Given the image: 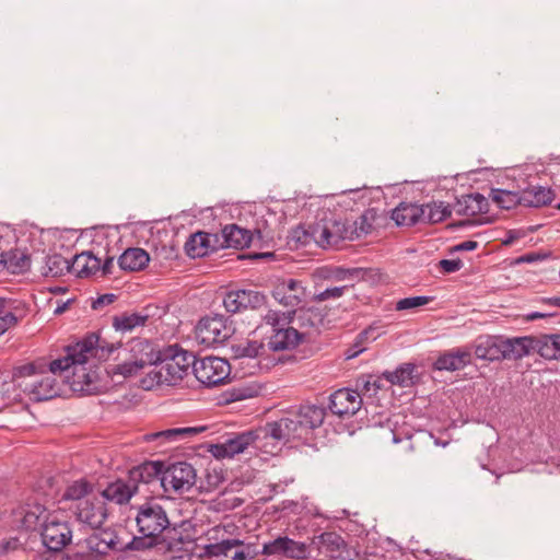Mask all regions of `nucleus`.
<instances>
[{"mask_svg":"<svg viewBox=\"0 0 560 560\" xmlns=\"http://www.w3.org/2000/svg\"><path fill=\"white\" fill-rule=\"evenodd\" d=\"M326 417L324 407L302 405L285 417L265 424L269 439L277 442L306 441L319 428Z\"/></svg>","mask_w":560,"mask_h":560,"instance_id":"f257e3e1","label":"nucleus"},{"mask_svg":"<svg viewBox=\"0 0 560 560\" xmlns=\"http://www.w3.org/2000/svg\"><path fill=\"white\" fill-rule=\"evenodd\" d=\"M139 536L130 539V550H145L160 545L162 535L171 526L165 509L154 500L133 506Z\"/></svg>","mask_w":560,"mask_h":560,"instance_id":"f03ea898","label":"nucleus"},{"mask_svg":"<svg viewBox=\"0 0 560 560\" xmlns=\"http://www.w3.org/2000/svg\"><path fill=\"white\" fill-rule=\"evenodd\" d=\"M96 363L89 362L82 355L77 357L68 346L63 358L50 362L52 374L63 375L73 392L92 394L97 389L98 374Z\"/></svg>","mask_w":560,"mask_h":560,"instance_id":"7ed1b4c3","label":"nucleus"},{"mask_svg":"<svg viewBox=\"0 0 560 560\" xmlns=\"http://www.w3.org/2000/svg\"><path fill=\"white\" fill-rule=\"evenodd\" d=\"M292 312L269 310L264 322L270 327L267 335V348L272 352L291 351L303 340V335L290 326Z\"/></svg>","mask_w":560,"mask_h":560,"instance_id":"20e7f679","label":"nucleus"},{"mask_svg":"<svg viewBox=\"0 0 560 560\" xmlns=\"http://www.w3.org/2000/svg\"><path fill=\"white\" fill-rule=\"evenodd\" d=\"M33 364L21 366L15 374L16 386L33 401L51 399L59 394L56 375L49 370L45 374H35Z\"/></svg>","mask_w":560,"mask_h":560,"instance_id":"39448f33","label":"nucleus"},{"mask_svg":"<svg viewBox=\"0 0 560 560\" xmlns=\"http://www.w3.org/2000/svg\"><path fill=\"white\" fill-rule=\"evenodd\" d=\"M269 440L266 427H259L255 430H248L237 433L226 439L223 443L211 446V453L215 458H232L243 453L248 446L262 448Z\"/></svg>","mask_w":560,"mask_h":560,"instance_id":"423d86ee","label":"nucleus"},{"mask_svg":"<svg viewBox=\"0 0 560 560\" xmlns=\"http://www.w3.org/2000/svg\"><path fill=\"white\" fill-rule=\"evenodd\" d=\"M61 511H51L42 524V541L51 551H61L72 539V530Z\"/></svg>","mask_w":560,"mask_h":560,"instance_id":"0eeeda50","label":"nucleus"},{"mask_svg":"<svg viewBox=\"0 0 560 560\" xmlns=\"http://www.w3.org/2000/svg\"><path fill=\"white\" fill-rule=\"evenodd\" d=\"M153 369L141 381L143 388L151 389L160 385L176 386L184 380L185 370H182L178 363H173L172 360L164 358L162 350L153 351Z\"/></svg>","mask_w":560,"mask_h":560,"instance_id":"6e6552de","label":"nucleus"},{"mask_svg":"<svg viewBox=\"0 0 560 560\" xmlns=\"http://www.w3.org/2000/svg\"><path fill=\"white\" fill-rule=\"evenodd\" d=\"M233 332L234 329L229 319L218 314L201 318L195 329L196 340L206 348L222 345Z\"/></svg>","mask_w":560,"mask_h":560,"instance_id":"1a4fd4ad","label":"nucleus"},{"mask_svg":"<svg viewBox=\"0 0 560 560\" xmlns=\"http://www.w3.org/2000/svg\"><path fill=\"white\" fill-rule=\"evenodd\" d=\"M196 482V470L186 462H177L163 469L161 486L168 492L183 493L189 491Z\"/></svg>","mask_w":560,"mask_h":560,"instance_id":"9d476101","label":"nucleus"},{"mask_svg":"<svg viewBox=\"0 0 560 560\" xmlns=\"http://www.w3.org/2000/svg\"><path fill=\"white\" fill-rule=\"evenodd\" d=\"M318 556L327 560H359L360 555L349 547L342 537L334 532L323 533L317 537Z\"/></svg>","mask_w":560,"mask_h":560,"instance_id":"9b49d317","label":"nucleus"},{"mask_svg":"<svg viewBox=\"0 0 560 560\" xmlns=\"http://www.w3.org/2000/svg\"><path fill=\"white\" fill-rule=\"evenodd\" d=\"M230 364L218 357H207L194 364V374L203 385L211 387L223 383L230 375Z\"/></svg>","mask_w":560,"mask_h":560,"instance_id":"f8f14e48","label":"nucleus"},{"mask_svg":"<svg viewBox=\"0 0 560 560\" xmlns=\"http://www.w3.org/2000/svg\"><path fill=\"white\" fill-rule=\"evenodd\" d=\"M86 538V544L90 550L98 553L106 555L109 551L130 550V540L126 541L114 528H94Z\"/></svg>","mask_w":560,"mask_h":560,"instance_id":"ddd939ff","label":"nucleus"},{"mask_svg":"<svg viewBox=\"0 0 560 560\" xmlns=\"http://www.w3.org/2000/svg\"><path fill=\"white\" fill-rule=\"evenodd\" d=\"M265 303V294L252 289L232 290L226 292L223 298L224 308L232 314L246 310H257L264 306Z\"/></svg>","mask_w":560,"mask_h":560,"instance_id":"4468645a","label":"nucleus"},{"mask_svg":"<svg viewBox=\"0 0 560 560\" xmlns=\"http://www.w3.org/2000/svg\"><path fill=\"white\" fill-rule=\"evenodd\" d=\"M77 357L82 355L89 362H101L109 359L117 349L114 343L100 339L96 335H90L83 340L70 346Z\"/></svg>","mask_w":560,"mask_h":560,"instance_id":"2eb2a0df","label":"nucleus"},{"mask_svg":"<svg viewBox=\"0 0 560 560\" xmlns=\"http://www.w3.org/2000/svg\"><path fill=\"white\" fill-rule=\"evenodd\" d=\"M50 513L47 508L35 499H28L12 512L13 523L26 530L42 526L45 516Z\"/></svg>","mask_w":560,"mask_h":560,"instance_id":"dca6fc26","label":"nucleus"},{"mask_svg":"<svg viewBox=\"0 0 560 560\" xmlns=\"http://www.w3.org/2000/svg\"><path fill=\"white\" fill-rule=\"evenodd\" d=\"M362 405V398L357 390L340 388L329 397V410L331 413L345 418L355 415Z\"/></svg>","mask_w":560,"mask_h":560,"instance_id":"f3484780","label":"nucleus"},{"mask_svg":"<svg viewBox=\"0 0 560 560\" xmlns=\"http://www.w3.org/2000/svg\"><path fill=\"white\" fill-rule=\"evenodd\" d=\"M262 553L267 556H283L292 559H304L311 551L305 542L295 541L287 536L278 537L262 547Z\"/></svg>","mask_w":560,"mask_h":560,"instance_id":"a211bd4d","label":"nucleus"},{"mask_svg":"<svg viewBox=\"0 0 560 560\" xmlns=\"http://www.w3.org/2000/svg\"><path fill=\"white\" fill-rule=\"evenodd\" d=\"M74 514L80 523L98 528L107 518V509L103 500L88 499L77 503Z\"/></svg>","mask_w":560,"mask_h":560,"instance_id":"6ab92c4d","label":"nucleus"},{"mask_svg":"<svg viewBox=\"0 0 560 560\" xmlns=\"http://www.w3.org/2000/svg\"><path fill=\"white\" fill-rule=\"evenodd\" d=\"M137 349L142 352L141 357L115 365L112 370L113 374H120L124 377H130L137 375L143 368L152 365L154 357L151 343L143 340H137L133 342L131 351L135 352Z\"/></svg>","mask_w":560,"mask_h":560,"instance_id":"aec40b11","label":"nucleus"},{"mask_svg":"<svg viewBox=\"0 0 560 560\" xmlns=\"http://www.w3.org/2000/svg\"><path fill=\"white\" fill-rule=\"evenodd\" d=\"M272 296L280 304L292 308L291 312L293 314L294 308L305 299V288L299 280L285 279L275 285Z\"/></svg>","mask_w":560,"mask_h":560,"instance_id":"412c9836","label":"nucleus"},{"mask_svg":"<svg viewBox=\"0 0 560 560\" xmlns=\"http://www.w3.org/2000/svg\"><path fill=\"white\" fill-rule=\"evenodd\" d=\"M218 247V235L201 231L190 235L185 243V252L191 258L205 257Z\"/></svg>","mask_w":560,"mask_h":560,"instance_id":"4be33fe9","label":"nucleus"},{"mask_svg":"<svg viewBox=\"0 0 560 560\" xmlns=\"http://www.w3.org/2000/svg\"><path fill=\"white\" fill-rule=\"evenodd\" d=\"M474 353L477 359L486 361L503 360V337L480 336L474 343Z\"/></svg>","mask_w":560,"mask_h":560,"instance_id":"5701e85b","label":"nucleus"},{"mask_svg":"<svg viewBox=\"0 0 560 560\" xmlns=\"http://www.w3.org/2000/svg\"><path fill=\"white\" fill-rule=\"evenodd\" d=\"M471 352L465 348H456L442 353L433 363L438 371H458L470 364Z\"/></svg>","mask_w":560,"mask_h":560,"instance_id":"b1692460","label":"nucleus"},{"mask_svg":"<svg viewBox=\"0 0 560 560\" xmlns=\"http://www.w3.org/2000/svg\"><path fill=\"white\" fill-rule=\"evenodd\" d=\"M537 348V339L528 336L504 338L503 337V360H518L528 355Z\"/></svg>","mask_w":560,"mask_h":560,"instance_id":"393cba45","label":"nucleus"},{"mask_svg":"<svg viewBox=\"0 0 560 560\" xmlns=\"http://www.w3.org/2000/svg\"><path fill=\"white\" fill-rule=\"evenodd\" d=\"M138 492L137 485L129 478L127 480L117 479L110 482L103 491L102 497L116 504H125Z\"/></svg>","mask_w":560,"mask_h":560,"instance_id":"a878e982","label":"nucleus"},{"mask_svg":"<svg viewBox=\"0 0 560 560\" xmlns=\"http://www.w3.org/2000/svg\"><path fill=\"white\" fill-rule=\"evenodd\" d=\"M378 435L385 441H389L394 444L405 442L408 451L413 450V445L411 443L412 434L409 429L398 428L397 417L386 419V421L380 427Z\"/></svg>","mask_w":560,"mask_h":560,"instance_id":"bb28decb","label":"nucleus"},{"mask_svg":"<svg viewBox=\"0 0 560 560\" xmlns=\"http://www.w3.org/2000/svg\"><path fill=\"white\" fill-rule=\"evenodd\" d=\"M392 219L398 226H412L422 223L423 210L421 205L400 202L393 211Z\"/></svg>","mask_w":560,"mask_h":560,"instance_id":"cd10ccee","label":"nucleus"},{"mask_svg":"<svg viewBox=\"0 0 560 560\" xmlns=\"http://www.w3.org/2000/svg\"><path fill=\"white\" fill-rule=\"evenodd\" d=\"M488 207V199L479 192H474L462 196L455 205V211L460 215L472 217L479 213H486Z\"/></svg>","mask_w":560,"mask_h":560,"instance_id":"c85d7f7f","label":"nucleus"},{"mask_svg":"<svg viewBox=\"0 0 560 560\" xmlns=\"http://www.w3.org/2000/svg\"><path fill=\"white\" fill-rule=\"evenodd\" d=\"M164 466L160 462H145L129 470V479L139 486V483H151L154 480L161 481Z\"/></svg>","mask_w":560,"mask_h":560,"instance_id":"c756f323","label":"nucleus"},{"mask_svg":"<svg viewBox=\"0 0 560 560\" xmlns=\"http://www.w3.org/2000/svg\"><path fill=\"white\" fill-rule=\"evenodd\" d=\"M150 261L147 250L140 247L127 248L118 258V265L126 271H139L144 269Z\"/></svg>","mask_w":560,"mask_h":560,"instance_id":"7c9ffc66","label":"nucleus"},{"mask_svg":"<svg viewBox=\"0 0 560 560\" xmlns=\"http://www.w3.org/2000/svg\"><path fill=\"white\" fill-rule=\"evenodd\" d=\"M223 243L221 246L232 248L248 247L253 240V233L249 230L242 229L236 224L225 225L222 230Z\"/></svg>","mask_w":560,"mask_h":560,"instance_id":"2f4dec72","label":"nucleus"},{"mask_svg":"<svg viewBox=\"0 0 560 560\" xmlns=\"http://www.w3.org/2000/svg\"><path fill=\"white\" fill-rule=\"evenodd\" d=\"M101 270V259L90 252L75 255L71 262V271L79 277H89Z\"/></svg>","mask_w":560,"mask_h":560,"instance_id":"473e14b6","label":"nucleus"},{"mask_svg":"<svg viewBox=\"0 0 560 560\" xmlns=\"http://www.w3.org/2000/svg\"><path fill=\"white\" fill-rule=\"evenodd\" d=\"M2 253H3L2 260L4 261V270H7L11 273H23L30 269L31 259H30V256L27 254H25L24 252H22L18 248L7 249L2 246Z\"/></svg>","mask_w":560,"mask_h":560,"instance_id":"72a5a7b5","label":"nucleus"},{"mask_svg":"<svg viewBox=\"0 0 560 560\" xmlns=\"http://www.w3.org/2000/svg\"><path fill=\"white\" fill-rule=\"evenodd\" d=\"M162 354L164 358L172 360L173 363H178L179 368L185 370L186 376L188 375L190 369L194 370V364L198 362L191 352L182 349L177 345L163 348Z\"/></svg>","mask_w":560,"mask_h":560,"instance_id":"f704fd0d","label":"nucleus"},{"mask_svg":"<svg viewBox=\"0 0 560 560\" xmlns=\"http://www.w3.org/2000/svg\"><path fill=\"white\" fill-rule=\"evenodd\" d=\"M243 546V541L236 538L222 539L220 542L209 546L210 552L214 556H225L233 560H245L246 555L238 548Z\"/></svg>","mask_w":560,"mask_h":560,"instance_id":"c9c22d12","label":"nucleus"},{"mask_svg":"<svg viewBox=\"0 0 560 560\" xmlns=\"http://www.w3.org/2000/svg\"><path fill=\"white\" fill-rule=\"evenodd\" d=\"M149 319L148 314L122 313L113 318V327L120 332H130L138 327H142Z\"/></svg>","mask_w":560,"mask_h":560,"instance_id":"e433bc0d","label":"nucleus"},{"mask_svg":"<svg viewBox=\"0 0 560 560\" xmlns=\"http://www.w3.org/2000/svg\"><path fill=\"white\" fill-rule=\"evenodd\" d=\"M553 199V191L550 188L537 186L522 192V205L540 208L549 205Z\"/></svg>","mask_w":560,"mask_h":560,"instance_id":"4c0bfd02","label":"nucleus"},{"mask_svg":"<svg viewBox=\"0 0 560 560\" xmlns=\"http://www.w3.org/2000/svg\"><path fill=\"white\" fill-rule=\"evenodd\" d=\"M415 370V364L402 363L395 371H385L383 376L393 385L406 387L413 384Z\"/></svg>","mask_w":560,"mask_h":560,"instance_id":"58836bf2","label":"nucleus"},{"mask_svg":"<svg viewBox=\"0 0 560 560\" xmlns=\"http://www.w3.org/2000/svg\"><path fill=\"white\" fill-rule=\"evenodd\" d=\"M421 207L423 210L422 223H439L452 213L450 206L443 201H432L421 205Z\"/></svg>","mask_w":560,"mask_h":560,"instance_id":"ea45409f","label":"nucleus"},{"mask_svg":"<svg viewBox=\"0 0 560 560\" xmlns=\"http://www.w3.org/2000/svg\"><path fill=\"white\" fill-rule=\"evenodd\" d=\"M71 271V262L60 254L48 255L45 258L43 275L46 277H60Z\"/></svg>","mask_w":560,"mask_h":560,"instance_id":"a19ab883","label":"nucleus"},{"mask_svg":"<svg viewBox=\"0 0 560 560\" xmlns=\"http://www.w3.org/2000/svg\"><path fill=\"white\" fill-rule=\"evenodd\" d=\"M536 350L545 359H560V335H546L537 339Z\"/></svg>","mask_w":560,"mask_h":560,"instance_id":"79ce46f5","label":"nucleus"},{"mask_svg":"<svg viewBox=\"0 0 560 560\" xmlns=\"http://www.w3.org/2000/svg\"><path fill=\"white\" fill-rule=\"evenodd\" d=\"M234 357L241 358H257L265 352V343L257 340H246L232 346Z\"/></svg>","mask_w":560,"mask_h":560,"instance_id":"37998d69","label":"nucleus"},{"mask_svg":"<svg viewBox=\"0 0 560 560\" xmlns=\"http://www.w3.org/2000/svg\"><path fill=\"white\" fill-rule=\"evenodd\" d=\"M492 200L502 209H512L516 205H522V192L493 188L490 194Z\"/></svg>","mask_w":560,"mask_h":560,"instance_id":"c03bdc74","label":"nucleus"},{"mask_svg":"<svg viewBox=\"0 0 560 560\" xmlns=\"http://www.w3.org/2000/svg\"><path fill=\"white\" fill-rule=\"evenodd\" d=\"M14 310V301L0 298V335L18 324L19 318Z\"/></svg>","mask_w":560,"mask_h":560,"instance_id":"a18cd8bd","label":"nucleus"},{"mask_svg":"<svg viewBox=\"0 0 560 560\" xmlns=\"http://www.w3.org/2000/svg\"><path fill=\"white\" fill-rule=\"evenodd\" d=\"M363 275L360 268L345 269L341 267L326 268L320 271V276L327 280L346 281L359 278Z\"/></svg>","mask_w":560,"mask_h":560,"instance_id":"49530a36","label":"nucleus"},{"mask_svg":"<svg viewBox=\"0 0 560 560\" xmlns=\"http://www.w3.org/2000/svg\"><path fill=\"white\" fill-rule=\"evenodd\" d=\"M92 491V485L84 478L73 481L69 485L63 493V498L67 500L82 501Z\"/></svg>","mask_w":560,"mask_h":560,"instance_id":"de8ad7c7","label":"nucleus"},{"mask_svg":"<svg viewBox=\"0 0 560 560\" xmlns=\"http://www.w3.org/2000/svg\"><path fill=\"white\" fill-rule=\"evenodd\" d=\"M205 431V427H186V428H175L168 429L162 432L154 434V438H166L168 440H176L186 436H192L200 432Z\"/></svg>","mask_w":560,"mask_h":560,"instance_id":"09e8293b","label":"nucleus"},{"mask_svg":"<svg viewBox=\"0 0 560 560\" xmlns=\"http://www.w3.org/2000/svg\"><path fill=\"white\" fill-rule=\"evenodd\" d=\"M433 301V296H425V295H419V296H409L404 298L397 301L396 303V310L397 311H406L411 308L421 307L428 303Z\"/></svg>","mask_w":560,"mask_h":560,"instance_id":"8fccbe9b","label":"nucleus"},{"mask_svg":"<svg viewBox=\"0 0 560 560\" xmlns=\"http://www.w3.org/2000/svg\"><path fill=\"white\" fill-rule=\"evenodd\" d=\"M15 381L0 382V411L8 407L13 400H15L20 396L19 394H10L11 389L15 392Z\"/></svg>","mask_w":560,"mask_h":560,"instance_id":"3c124183","label":"nucleus"},{"mask_svg":"<svg viewBox=\"0 0 560 560\" xmlns=\"http://www.w3.org/2000/svg\"><path fill=\"white\" fill-rule=\"evenodd\" d=\"M353 284H345L341 287L327 288L326 290L315 294L314 300L318 302L327 301V300H336L343 295L345 291L348 290Z\"/></svg>","mask_w":560,"mask_h":560,"instance_id":"603ef678","label":"nucleus"},{"mask_svg":"<svg viewBox=\"0 0 560 560\" xmlns=\"http://www.w3.org/2000/svg\"><path fill=\"white\" fill-rule=\"evenodd\" d=\"M375 218H376V212L373 209H371V211H365L355 221L357 229L361 233H364V234L372 232Z\"/></svg>","mask_w":560,"mask_h":560,"instance_id":"864d4df0","label":"nucleus"},{"mask_svg":"<svg viewBox=\"0 0 560 560\" xmlns=\"http://www.w3.org/2000/svg\"><path fill=\"white\" fill-rule=\"evenodd\" d=\"M22 547L18 537H0V557L16 551Z\"/></svg>","mask_w":560,"mask_h":560,"instance_id":"5fc2aeb1","label":"nucleus"},{"mask_svg":"<svg viewBox=\"0 0 560 560\" xmlns=\"http://www.w3.org/2000/svg\"><path fill=\"white\" fill-rule=\"evenodd\" d=\"M316 240L320 246H326L337 243L338 237L334 235L327 228H323L320 229L319 235Z\"/></svg>","mask_w":560,"mask_h":560,"instance_id":"6e6d98bb","label":"nucleus"},{"mask_svg":"<svg viewBox=\"0 0 560 560\" xmlns=\"http://www.w3.org/2000/svg\"><path fill=\"white\" fill-rule=\"evenodd\" d=\"M462 266L463 262L459 259H442L440 261V267L446 273L458 271Z\"/></svg>","mask_w":560,"mask_h":560,"instance_id":"4d7b16f0","label":"nucleus"},{"mask_svg":"<svg viewBox=\"0 0 560 560\" xmlns=\"http://www.w3.org/2000/svg\"><path fill=\"white\" fill-rule=\"evenodd\" d=\"M116 300V295L113 293H107L98 296L95 301L92 303L93 310H101L104 305H109Z\"/></svg>","mask_w":560,"mask_h":560,"instance_id":"13d9d810","label":"nucleus"},{"mask_svg":"<svg viewBox=\"0 0 560 560\" xmlns=\"http://www.w3.org/2000/svg\"><path fill=\"white\" fill-rule=\"evenodd\" d=\"M393 559V555H387L383 552V550H372L370 552H365L364 557L359 560H389Z\"/></svg>","mask_w":560,"mask_h":560,"instance_id":"bf43d9fd","label":"nucleus"},{"mask_svg":"<svg viewBox=\"0 0 560 560\" xmlns=\"http://www.w3.org/2000/svg\"><path fill=\"white\" fill-rule=\"evenodd\" d=\"M548 257H549L548 254L529 253V254H525V255L521 256L518 258V262L532 264V262L545 260Z\"/></svg>","mask_w":560,"mask_h":560,"instance_id":"052dcab7","label":"nucleus"},{"mask_svg":"<svg viewBox=\"0 0 560 560\" xmlns=\"http://www.w3.org/2000/svg\"><path fill=\"white\" fill-rule=\"evenodd\" d=\"M12 237V231L7 226L0 225V246H9Z\"/></svg>","mask_w":560,"mask_h":560,"instance_id":"680f3d73","label":"nucleus"},{"mask_svg":"<svg viewBox=\"0 0 560 560\" xmlns=\"http://www.w3.org/2000/svg\"><path fill=\"white\" fill-rule=\"evenodd\" d=\"M478 247V243L475 241H464L455 246L456 250L468 252L474 250Z\"/></svg>","mask_w":560,"mask_h":560,"instance_id":"e2e57ef3","label":"nucleus"},{"mask_svg":"<svg viewBox=\"0 0 560 560\" xmlns=\"http://www.w3.org/2000/svg\"><path fill=\"white\" fill-rule=\"evenodd\" d=\"M114 267V257H106L104 262H101V272L102 276H107L112 273V269Z\"/></svg>","mask_w":560,"mask_h":560,"instance_id":"0e129e2a","label":"nucleus"},{"mask_svg":"<svg viewBox=\"0 0 560 560\" xmlns=\"http://www.w3.org/2000/svg\"><path fill=\"white\" fill-rule=\"evenodd\" d=\"M545 315L541 314V313H538V312H534V313H530L527 315V319L529 320H534V319H537V318H542Z\"/></svg>","mask_w":560,"mask_h":560,"instance_id":"69168bd1","label":"nucleus"},{"mask_svg":"<svg viewBox=\"0 0 560 560\" xmlns=\"http://www.w3.org/2000/svg\"><path fill=\"white\" fill-rule=\"evenodd\" d=\"M68 303L69 302H66V303H62L61 305H58L55 310V314H61L66 311V308L68 307Z\"/></svg>","mask_w":560,"mask_h":560,"instance_id":"338daca9","label":"nucleus"},{"mask_svg":"<svg viewBox=\"0 0 560 560\" xmlns=\"http://www.w3.org/2000/svg\"><path fill=\"white\" fill-rule=\"evenodd\" d=\"M548 303L553 306L560 307V298H551L548 300Z\"/></svg>","mask_w":560,"mask_h":560,"instance_id":"774afa93","label":"nucleus"}]
</instances>
